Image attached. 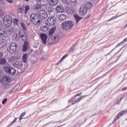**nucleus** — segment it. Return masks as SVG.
Segmentation results:
<instances>
[{"instance_id": "obj_1", "label": "nucleus", "mask_w": 127, "mask_h": 127, "mask_svg": "<svg viewBox=\"0 0 127 127\" xmlns=\"http://www.w3.org/2000/svg\"><path fill=\"white\" fill-rule=\"evenodd\" d=\"M30 20L32 23L34 25H37V26L40 25L41 21L40 20V18L38 14L36 13L32 14L30 16Z\"/></svg>"}, {"instance_id": "obj_2", "label": "nucleus", "mask_w": 127, "mask_h": 127, "mask_svg": "<svg viewBox=\"0 0 127 127\" xmlns=\"http://www.w3.org/2000/svg\"><path fill=\"white\" fill-rule=\"evenodd\" d=\"M73 26H74V23L71 21H67L62 24V28L65 30H69V29L73 28Z\"/></svg>"}, {"instance_id": "obj_3", "label": "nucleus", "mask_w": 127, "mask_h": 127, "mask_svg": "<svg viewBox=\"0 0 127 127\" xmlns=\"http://www.w3.org/2000/svg\"><path fill=\"white\" fill-rule=\"evenodd\" d=\"M4 69L6 73L11 76H14L16 73V70L11 66H5Z\"/></svg>"}, {"instance_id": "obj_4", "label": "nucleus", "mask_w": 127, "mask_h": 127, "mask_svg": "<svg viewBox=\"0 0 127 127\" xmlns=\"http://www.w3.org/2000/svg\"><path fill=\"white\" fill-rule=\"evenodd\" d=\"M17 45L15 43H12L10 46L7 48V52L11 54H14L16 52Z\"/></svg>"}, {"instance_id": "obj_5", "label": "nucleus", "mask_w": 127, "mask_h": 127, "mask_svg": "<svg viewBox=\"0 0 127 127\" xmlns=\"http://www.w3.org/2000/svg\"><path fill=\"white\" fill-rule=\"evenodd\" d=\"M55 22H56V18L55 17H50L45 21L46 24L49 26H51V25H54V23H55Z\"/></svg>"}, {"instance_id": "obj_6", "label": "nucleus", "mask_w": 127, "mask_h": 127, "mask_svg": "<svg viewBox=\"0 0 127 127\" xmlns=\"http://www.w3.org/2000/svg\"><path fill=\"white\" fill-rule=\"evenodd\" d=\"M8 36L7 32L6 30L4 28H0V38H7Z\"/></svg>"}, {"instance_id": "obj_7", "label": "nucleus", "mask_w": 127, "mask_h": 127, "mask_svg": "<svg viewBox=\"0 0 127 127\" xmlns=\"http://www.w3.org/2000/svg\"><path fill=\"white\" fill-rule=\"evenodd\" d=\"M87 11L88 9L84 5H82L79 10V14L82 16L85 15V14H87Z\"/></svg>"}, {"instance_id": "obj_8", "label": "nucleus", "mask_w": 127, "mask_h": 127, "mask_svg": "<svg viewBox=\"0 0 127 127\" xmlns=\"http://www.w3.org/2000/svg\"><path fill=\"white\" fill-rule=\"evenodd\" d=\"M1 82L3 84H6L7 83H9L11 81V78L9 76H3Z\"/></svg>"}, {"instance_id": "obj_9", "label": "nucleus", "mask_w": 127, "mask_h": 127, "mask_svg": "<svg viewBox=\"0 0 127 127\" xmlns=\"http://www.w3.org/2000/svg\"><path fill=\"white\" fill-rule=\"evenodd\" d=\"M19 36L21 38L22 40H26L27 39V36L23 30H21L19 31Z\"/></svg>"}, {"instance_id": "obj_10", "label": "nucleus", "mask_w": 127, "mask_h": 127, "mask_svg": "<svg viewBox=\"0 0 127 127\" xmlns=\"http://www.w3.org/2000/svg\"><path fill=\"white\" fill-rule=\"evenodd\" d=\"M125 113H127V111H121L118 114H117L115 117V118H114V120L113 122V124H114V123H115L117 120H119L120 119V117H122V116H124Z\"/></svg>"}, {"instance_id": "obj_11", "label": "nucleus", "mask_w": 127, "mask_h": 127, "mask_svg": "<svg viewBox=\"0 0 127 127\" xmlns=\"http://www.w3.org/2000/svg\"><path fill=\"white\" fill-rule=\"evenodd\" d=\"M40 37L43 44H46V42L47 41V35L45 33H41L40 34Z\"/></svg>"}, {"instance_id": "obj_12", "label": "nucleus", "mask_w": 127, "mask_h": 127, "mask_svg": "<svg viewBox=\"0 0 127 127\" xmlns=\"http://www.w3.org/2000/svg\"><path fill=\"white\" fill-rule=\"evenodd\" d=\"M39 14L43 18H46L48 16L47 12L44 10H41L39 11Z\"/></svg>"}, {"instance_id": "obj_13", "label": "nucleus", "mask_w": 127, "mask_h": 127, "mask_svg": "<svg viewBox=\"0 0 127 127\" xmlns=\"http://www.w3.org/2000/svg\"><path fill=\"white\" fill-rule=\"evenodd\" d=\"M64 10L66 13H68V14H73L74 11V9H73L72 7H65Z\"/></svg>"}, {"instance_id": "obj_14", "label": "nucleus", "mask_w": 127, "mask_h": 127, "mask_svg": "<svg viewBox=\"0 0 127 127\" xmlns=\"http://www.w3.org/2000/svg\"><path fill=\"white\" fill-rule=\"evenodd\" d=\"M0 43L1 48H4V47H5V46H6V40L4 39H1L0 40Z\"/></svg>"}, {"instance_id": "obj_15", "label": "nucleus", "mask_w": 127, "mask_h": 127, "mask_svg": "<svg viewBox=\"0 0 127 127\" xmlns=\"http://www.w3.org/2000/svg\"><path fill=\"white\" fill-rule=\"evenodd\" d=\"M87 9H91L93 4L90 2H86L85 5H83Z\"/></svg>"}, {"instance_id": "obj_16", "label": "nucleus", "mask_w": 127, "mask_h": 127, "mask_svg": "<svg viewBox=\"0 0 127 127\" xmlns=\"http://www.w3.org/2000/svg\"><path fill=\"white\" fill-rule=\"evenodd\" d=\"M27 49H28V42H25V43L23 46V52H26V51H27Z\"/></svg>"}, {"instance_id": "obj_17", "label": "nucleus", "mask_w": 127, "mask_h": 127, "mask_svg": "<svg viewBox=\"0 0 127 127\" xmlns=\"http://www.w3.org/2000/svg\"><path fill=\"white\" fill-rule=\"evenodd\" d=\"M49 3L50 5L54 6L58 3V0H49Z\"/></svg>"}, {"instance_id": "obj_18", "label": "nucleus", "mask_w": 127, "mask_h": 127, "mask_svg": "<svg viewBox=\"0 0 127 127\" xmlns=\"http://www.w3.org/2000/svg\"><path fill=\"white\" fill-rule=\"evenodd\" d=\"M3 24L5 27H9L10 26H11V24H12V21L3 22Z\"/></svg>"}, {"instance_id": "obj_19", "label": "nucleus", "mask_w": 127, "mask_h": 127, "mask_svg": "<svg viewBox=\"0 0 127 127\" xmlns=\"http://www.w3.org/2000/svg\"><path fill=\"white\" fill-rule=\"evenodd\" d=\"M57 12H64V7L62 6H58L56 7Z\"/></svg>"}, {"instance_id": "obj_20", "label": "nucleus", "mask_w": 127, "mask_h": 127, "mask_svg": "<svg viewBox=\"0 0 127 127\" xmlns=\"http://www.w3.org/2000/svg\"><path fill=\"white\" fill-rule=\"evenodd\" d=\"M11 21V17L9 15H6L4 17L3 22Z\"/></svg>"}, {"instance_id": "obj_21", "label": "nucleus", "mask_w": 127, "mask_h": 127, "mask_svg": "<svg viewBox=\"0 0 127 127\" xmlns=\"http://www.w3.org/2000/svg\"><path fill=\"white\" fill-rule=\"evenodd\" d=\"M40 2L41 5H42V6H45V5H47L48 3V0H41Z\"/></svg>"}, {"instance_id": "obj_22", "label": "nucleus", "mask_w": 127, "mask_h": 127, "mask_svg": "<svg viewBox=\"0 0 127 127\" xmlns=\"http://www.w3.org/2000/svg\"><path fill=\"white\" fill-rule=\"evenodd\" d=\"M59 20H61V21H62L63 20H65L66 19V15L64 14H61L59 17Z\"/></svg>"}, {"instance_id": "obj_23", "label": "nucleus", "mask_w": 127, "mask_h": 127, "mask_svg": "<svg viewBox=\"0 0 127 127\" xmlns=\"http://www.w3.org/2000/svg\"><path fill=\"white\" fill-rule=\"evenodd\" d=\"M60 40V36L59 35H56L54 37V38L53 39L54 42H58L59 40Z\"/></svg>"}, {"instance_id": "obj_24", "label": "nucleus", "mask_w": 127, "mask_h": 127, "mask_svg": "<svg viewBox=\"0 0 127 127\" xmlns=\"http://www.w3.org/2000/svg\"><path fill=\"white\" fill-rule=\"evenodd\" d=\"M22 60L24 63H26V61L27 60V54L23 55Z\"/></svg>"}, {"instance_id": "obj_25", "label": "nucleus", "mask_w": 127, "mask_h": 127, "mask_svg": "<svg viewBox=\"0 0 127 127\" xmlns=\"http://www.w3.org/2000/svg\"><path fill=\"white\" fill-rule=\"evenodd\" d=\"M41 31H48L49 30V27L47 26H43L41 27Z\"/></svg>"}, {"instance_id": "obj_26", "label": "nucleus", "mask_w": 127, "mask_h": 127, "mask_svg": "<svg viewBox=\"0 0 127 127\" xmlns=\"http://www.w3.org/2000/svg\"><path fill=\"white\" fill-rule=\"evenodd\" d=\"M17 59H18L17 56L12 57L9 59V62H13L17 60Z\"/></svg>"}, {"instance_id": "obj_27", "label": "nucleus", "mask_w": 127, "mask_h": 127, "mask_svg": "<svg viewBox=\"0 0 127 127\" xmlns=\"http://www.w3.org/2000/svg\"><path fill=\"white\" fill-rule=\"evenodd\" d=\"M127 37L122 42H121V43H120L119 44H118L116 48H117V47H119V46H121V45H122V44H124V43H126V42H127Z\"/></svg>"}, {"instance_id": "obj_28", "label": "nucleus", "mask_w": 127, "mask_h": 127, "mask_svg": "<svg viewBox=\"0 0 127 127\" xmlns=\"http://www.w3.org/2000/svg\"><path fill=\"white\" fill-rule=\"evenodd\" d=\"M47 11H48V12H49V13L52 12V11H53V10H54V9L53 8V7L51 6H49L47 8Z\"/></svg>"}, {"instance_id": "obj_29", "label": "nucleus", "mask_w": 127, "mask_h": 127, "mask_svg": "<svg viewBox=\"0 0 127 127\" xmlns=\"http://www.w3.org/2000/svg\"><path fill=\"white\" fill-rule=\"evenodd\" d=\"M23 11H24V8H23L22 6H20L18 9V13H23Z\"/></svg>"}, {"instance_id": "obj_30", "label": "nucleus", "mask_w": 127, "mask_h": 127, "mask_svg": "<svg viewBox=\"0 0 127 127\" xmlns=\"http://www.w3.org/2000/svg\"><path fill=\"white\" fill-rule=\"evenodd\" d=\"M0 64H1L2 65H5V64H6V61L5 60V59L3 58L0 59Z\"/></svg>"}, {"instance_id": "obj_31", "label": "nucleus", "mask_w": 127, "mask_h": 127, "mask_svg": "<svg viewBox=\"0 0 127 127\" xmlns=\"http://www.w3.org/2000/svg\"><path fill=\"white\" fill-rule=\"evenodd\" d=\"M74 18H75V19L77 23L79 22L80 20H81V17L79 16L78 15H75Z\"/></svg>"}, {"instance_id": "obj_32", "label": "nucleus", "mask_w": 127, "mask_h": 127, "mask_svg": "<svg viewBox=\"0 0 127 127\" xmlns=\"http://www.w3.org/2000/svg\"><path fill=\"white\" fill-rule=\"evenodd\" d=\"M85 97H87V96H86V95L81 96L80 98H77L75 100V101L76 102V103H78V102H80L81 100H83V99H84Z\"/></svg>"}, {"instance_id": "obj_33", "label": "nucleus", "mask_w": 127, "mask_h": 127, "mask_svg": "<svg viewBox=\"0 0 127 127\" xmlns=\"http://www.w3.org/2000/svg\"><path fill=\"white\" fill-rule=\"evenodd\" d=\"M56 30V28H52L49 32V35H52L54 32H55V31Z\"/></svg>"}, {"instance_id": "obj_34", "label": "nucleus", "mask_w": 127, "mask_h": 127, "mask_svg": "<svg viewBox=\"0 0 127 127\" xmlns=\"http://www.w3.org/2000/svg\"><path fill=\"white\" fill-rule=\"evenodd\" d=\"M122 15H120L119 16H115L114 17H112L111 18L109 19L107 21H111V20H114V19H116V18H118L119 16H121Z\"/></svg>"}, {"instance_id": "obj_35", "label": "nucleus", "mask_w": 127, "mask_h": 127, "mask_svg": "<svg viewBox=\"0 0 127 127\" xmlns=\"http://www.w3.org/2000/svg\"><path fill=\"white\" fill-rule=\"evenodd\" d=\"M21 28L24 29V30H26V27L25 26V24H24V23H20Z\"/></svg>"}, {"instance_id": "obj_36", "label": "nucleus", "mask_w": 127, "mask_h": 127, "mask_svg": "<svg viewBox=\"0 0 127 127\" xmlns=\"http://www.w3.org/2000/svg\"><path fill=\"white\" fill-rule=\"evenodd\" d=\"M30 9V8L29 7V6H26L25 7V13H27V11H28Z\"/></svg>"}, {"instance_id": "obj_37", "label": "nucleus", "mask_w": 127, "mask_h": 127, "mask_svg": "<svg viewBox=\"0 0 127 127\" xmlns=\"http://www.w3.org/2000/svg\"><path fill=\"white\" fill-rule=\"evenodd\" d=\"M13 31H14L13 27H11L9 29V34H12V33H13Z\"/></svg>"}, {"instance_id": "obj_38", "label": "nucleus", "mask_w": 127, "mask_h": 127, "mask_svg": "<svg viewBox=\"0 0 127 127\" xmlns=\"http://www.w3.org/2000/svg\"><path fill=\"white\" fill-rule=\"evenodd\" d=\"M35 8L36 9H40V8H41V5L39 3L37 4L36 5Z\"/></svg>"}, {"instance_id": "obj_39", "label": "nucleus", "mask_w": 127, "mask_h": 127, "mask_svg": "<svg viewBox=\"0 0 127 127\" xmlns=\"http://www.w3.org/2000/svg\"><path fill=\"white\" fill-rule=\"evenodd\" d=\"M26 113L25 112H23L22 114L20 115V117L19 118V121L22 120V118L24 117V116H25V114Z\"/></svg>"}, {"instance_id": "obj_40", "label": "nucleus", "mask_w": 127, "mask_h": 127, "mask_svg": "<svg viewBox=\"0 0 127 127\" xmlns=\"http://www.w3.org/2000/svg\"><path fill=\"white\" fill-rule=\"evenodd\" d=\"M17 120V118H15L14 120L11 122V123L10 125H8L7 127H11V125H13V124H14V123L16 122Z\"/></svg>"}, {"instance_id": "obj_41", "label": "nucleus", "mask_w": 127, "mask_h": 127, "mask_svg": "<svg viewBox=\"0 0 127 127\" xmlns=\"http://www.w3.org/2000/svg\"><path fill=\"white\" fill-rule=\"evenodd\" d=\"M18 22H19L18 19L16 18H15V19H14V23L18 25Z\"/></svg>"}, {"instance_id": "obj_42", "label": "nucleus", "mask_w": 127, "mask_h": 127, "mask_svg": "<svg viewBox=\"0 0 127 127\" xmlns=\"http://www.w3.org/2000/svg\"><path fill=\"white\" fill-rule=\"evenodd\" d=\"M13 39H14V40H18V39H19V38H18V36H17V34H16V36L14 37H13Z\"/></svg>"}, {"instance_id": "obj_43", "label": "nucleus", "mask_w": 127, "mask_h": 127, "mask_svg": "<svg viewBox=\"0 0 127 127\" xmlns=\"http://www.w3.org/2000/svg\"><path fill=\"white\" fill-rule=\"evenodd\" d=\"M15 66H16V68H19V66H20V64L18 62L15 63Z\"/></svg>"}, {"instance_id": "obj_44", "label": "nucleus", "mask_w": 127, "mask_h": 127, "mask_svg": "<svg viewBox=\"0 0 127 127\" xmlns=\"http://www.w3.org/2000/svg\"><path fill=\"white\" fill-rule=\"evenodd\" d=\"M67 56H68V54H66V55H64L63 57V58L61 61V62H62V61H63V60H64V59H65V58H67Z\"/></svg>"}, {"instance_id": "obj_45", "label": "nucleus", "mask_w": 127, "mask_h": 127, "mask_svg": "<svg viewBox=\"0 0 127 127\" xmlns=\"http://www.w3.org/2000/svg\"><path fill=\"white\" fill-rule=\"evenodd\" d=\"M62 1L65 4H69V1L68 0H62Z\"/></svg>"}, {"instance_id": "obj_46", "label": "nucleus", "mask_w": 127, "mask_h": 127, "mask_svg": "<svg viewBox=\"0 0 127 127\" xmlns=\"http://www.w3.org/2000/svg\"><path fill=\"white\" fill-rule=\"evenodd\" d=\"M7 102V98H5L2 102V105H4Z\"/></svg>"}, {"instance_id": "obj_47", "label": "nucleus", "mask_w": 127, "mask_h": 127, "mask_svg": "<svg viewBox=\"0 0 127 127\" xmlns=\"http://www.w3.org/2000/svg\"><path fill=\"white\" fill-rule=\"evenodd\" d=\"M9 3H12L13 2V0H6Z\"/></svg>"}, {"instance_id": "obj_48", "label": "nucleus", "mask_w": 127, "mask_h": 127, "mask_svg": "<svg viewBox=\"0 0 127 127\" xmlns=\"http://www.w3.org/2000/svg\"><path fill=\"white\" fill-rule=\"evenodd\" d=\"M69 1L72 3H74V2H77V0H69Z\"/></svg>"}, {"instance_id": "obj_49", "label": "nucleus", "mask_w": 127, "mask_h": 127, "mask_svg": "<svg viewBox=\"0 0 127 127\" xmlns=\"http://www.w3.org/2000/svg\"><path fill=\"white\" fill-rule=\"evenodd\" d=\"M82 92H80V93H79L78 94H76L75 95V97H78L79 96H81V95H82Z\"/></svg>"}, {"instance_id": "obj_50", "label": "nucleus", "mask_w": 127, "mask_h": 127, "mask_svg": "<svg viewBox=\"0 0 127 127\" xmlns=\"http://www.w3.org/2000/svg\"><path fill=\"white\" fill-rule=\"evenodd\" d=\"M122 100H123V97H121L120 98V100H117L118 102L119 103V104H120V103H121V102H122Z\"/></svg>"}, {"instance_id": "obj_51", "label": "nucleus", "mask_w": 127, "mask_h": 127, "mask_svg": "<svg viewBox=\"0 0 127 127\" xmlns=\"http://www.w3.org/2000/svg\"><path fill=\"white\" fill-rule=\"evenodd\" d=\"M77 102L76 101V100H74L73 101H72V105H75V104H76Z\"/></svg>"}, {"instance_id": "obj_52", "label": "nucleus", "mask_w": 127, "mask_h": 127, "mask_svg": "<svg viewBox=\"0 0 127 127\" xmlns=\"http://www.w3.org/2000/svg\"><path fill=\"white\" fill-rule=\"evenodd\" d=\"M2 56H3V54H2V53L0 52V58H1Z\"/></svg>"}, {"instance_id": "obj_53", "label": "nucleus", "mask_w": 127, "mask_h": 127, "mask_svg": "<svg viewBox=\"0 0 127 127\" xmlns=\"http://www.w3.org/2000/svg\"><path fill=\"white\" fill-rule=\"evenodd\" d=\"M127 87H125V88H123L122 89V91H126V90H127Z\"/></svg>"}, {"instance_id": "obj_54", "label": "nucleus", "mask_w": 127, "mask_h": 127, "mask_svg": "<svg viewBox=\"0 0 127 127\" xmlns=\"http://www.w3.org/2000/svg\"><path fill=\"white\" fill-rule=\"evenodd\" d=\"M71 102H72V100H68L69 104H70V103H71Z\"/></svg>"}, {"instance_id": "obj_55", "label": "nucleus", "mask_w": 127, "mask_h": 127, "mask_svg": "<svg viewBox=\"0 0 127 127\" xmlns=\"http://www.w3.org/2000/svg\"><path fill=\"white\" fill-rule=\"evenodd\" d=\"M38 2H40L41 1V0H36Z\"/></svg>"}, {"instance_id": "obj_56", "label": "nucleus", "mask_w": 127, "mask_h": 127, "mask_svg": "<svg viewBox=\"0 0 127 127\" xmlns=\"http://www.w3.org/2000/svg\"><path fill=\"white\" fill-rule=\"evenodd\" d=\"M24 1H29V0H23Z\"/></svg>"}, {"instance_id": "obj_57", "label": "nucleus", "mask_w": 127, "mask_h": 127, "mask_svg": "<svg viewBox=\"0 0 127 127\" xmlns=\"http://www.w3.org/2000/svg\"><path fill=\"white\" fill-rule=\"evenodd\" d=\"M1 73H2V72H0V76H1Z\"/></svg>"}]
</instances>
